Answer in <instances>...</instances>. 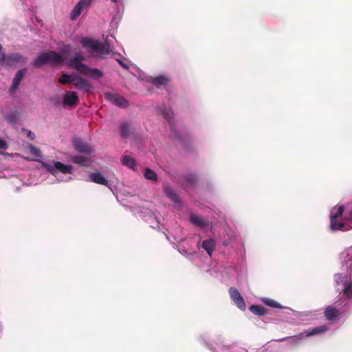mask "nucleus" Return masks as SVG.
Returning a JSON list of instances; mask_svg holds the SVG:
<instances>
[{"label": "nucleus", "instance_id": "11", "mask_svg": "<svg viewBox=\"0 0 352 352\" xmlns=\"http://www.w3.org/2000/svg\"><path fill=\"white\" fill-rule=\"evenodd\" d=\"M78 97L75 91H67L63 96V104L66 107H74L77 104Z\"/></svg>", "mask_w": 352, "mask_h": 352}, {"label": "nucleus", "instance_id": "30", "mask_svg": "<svg viewBox=\"0 0 352 352\" xmlns=\"http://www.w3.org/2000/svg\"><path fill=\"white\" fill-rule=\"evenodd\" d=\"M30 151L32 155L36 157H41V151L39 148L34 146L33 145L30 146Z\"/></svg>", "mask_w": 352, "mask_h": 352}, {"label": "nucleus", "instance_id": "19", "mask_svg": "<svg viewBox=\"0 0 352 352\" xmlns=\"http://www.w3.org/2000/svg\"><path fill=\"white\" fill-rule=\"evenodd\" d=\"M168 81V79L164 76H158L151 79V82L157 88H160L161 86L166 85Z\"/></svg>", "mask_w": 352, "mask_h": 352}, {"label": "nucleus", "instance_id": "29", "mask_svg": "<svg viewBox=\"0 0 352 352\" xmlns=\"http://www.w3.org/2000/svg\"><path fill=\"white\" fill-rule=\"evenodd\" d=\"M343 294L348 298H352V282L345 283Z\"/></svg>", "mask_w": 352, "mask_h": 352}, {"label": "nucleus", "instance_id": "37", "mask_svg": "<svg viewBox=\"0 0 352 352\" xmlns=\"http://www.w3.org/2000/svg\"><path fill=\"white\" fill-rule=\"evenodd\" d=\"M112 2H116L117 0H111Z\"/></svg>", "mask_w": 352, "mask_h": 352}, {"label": "nucleus", "instance_id": "14", "mask_svg": "<svg viewBox=\"0 0 352 352\" xmlns=\"http://www.w3.org/2000/svg\"><path fill=\"white\" fill-rule=\"evenodd\" d=\"M25 72L26 68H23L16 73L12 80V83L10 89L11 92H14L18 89L21 80L23 79L25 75Z\"/></svg>", "mask_w": 352, "mask_h": 352}, {"label": "nucleus", "instance_id": "13", "mask_svg": "<svg viewBox=\"0 0 352 352\" xmlns=\"http://www.w3.org/2000/svg\"><path fill=\"white\" fill-rule=\"evenodd\" d=\"M47 63L53 66L62 65L64 63L63 58L58 53L54 51H49L46 52Z\"/></svg>", "mask_w": 352, "mask_h": 352}, {"label": "nucleus", "instance_id": "22", "mask_svg": "<svg viewBox=\"0 0 352 352\" xmlns=\"http://www.w3.org/2000/svg\"><path fill=\"white\" fill-rule=\"evenodd\" d=\"M252 313L257 316H263L266 314V309L260 305H252L250 307Z\"/></svg>", "mask_w": 352, "mask_h": 352}, {"label": "nucleus", "instance_id": "5", "mask_svg": "<svg viewBox=\"0 0 352 352\" xmlns=\"http://www.w3.org/2000/svg\"><path fill=\"white\" fill-rule=\"evenodd\" d=\"M104 96L106 99L118 107L125 108L129 106L128 100L119 94L107 92Z\"/></svg>", "mask_w": 352, "mask_h": 352}, {"label": "nucleus", "instance_id": "1", "mask_svg": "<svg viewBox=\"0 0 352 352\" xmlns=\"http://www.w3.org/2000/svg\"><path fill=\"white\" fill-rule=\"evenodd\" d=\"M85 57L80 53H76L73 58L67 63L69 67H74L79 73L90 77L94 80H98L103 77V72L98 69L91 68L81 62Z\"/></svg>", "mask_w": 352, "mask_h": 352}, {"label": "nucleus", "instance_id": "2", "mask_svg": "<svg viewBox=\"0 0 352 352\" xmlns=\"http://www.w3.org/2000/svg\"><path fill=\"white\" fill-rule=\"evenodd\" d=\"M82 46L92 53H96L97 55L104 58L110 53V46L108 43H103L98 40H94L89 38H82L80 40Z\"/></svg>", "mask_w": 352, "mask_h": 352}, {"label": "nucleus", "instance_id": "17", "mask_svg": "<svg viewBox=\"0 0 352 352\" xmlns=\"http://www.w3.org/2000/svg\"><path fill=\"white\" fill-rule=\"evenodd\" d=\"M215 245V241L213 239H209L203 241L202 248L206 251L209 256H211L214 249Z\"/></svg>", "mask_w": 352, "mask_h": 352}, {"label": "nucleus", "instance_id": "3", "mask_svg": "<svg viewBox=\"0 0 352 352\" xmlns=\"http://www.w3.org/2000/svg\"><path fill=\"white\" fill-rule=\"evenodd\" d=\"M344 212V206H339L334 207L330 214V227L332 230H342L344 228V224L342 222L338 223L337 219L342 216Z\"/></svg>", "mask_w": 352, "mask_h": 352}, {"label": "nucleus", "instance_id": "35", "mask_svg": "<svg viewBox=\"0 0 352 352\" xmlns=\"http://www.w3.org/2000/svg\"><path fill=\"white\" fill-rule=\"evenodd\" d=\"M117 61L118 62L120 65L122 67H123L124 69H129V66L127 65V64L124 63L122 60H121L120 59H118Z\"/></svg>", "mask_w": 352, "mask_h": 352}, {"label": "nucleus", "instance_id": "26", "mask_svg": "<svg viewBox=\"0 0 352 352\" xmlns=\"http://www.w3.org/2000/svg\"><path fill=\"white\" fill-rule=\"evenodd\" d=\"M72 161L75 164L86 166L89 162V158L81 155H76L72 157Z\"/></svg>", "mask_w": 352, "mask_h": 352}, {"label": "nucleus", "instance_id": "21", "mask_svg": "<svg viewBox=\"0 0 352 352\" xmlns=\"http://www.w3.org/2000/svg\"><path fill=\"white\" fill-rule=\"evenodd\" d=\"M76 75L71 76L67 74H63L60 76L58 82L62 85L72 84L74 82Z\"/></svg>", "mask_w": 352, "mask_h": 352}, {"label": "nucleus", "instance_id": "23", "mask_svg": "<svg viewBox=\"0 0 352 352\" xmlns=\"http://www.w3.org/2000/svg\"><path fill=\"white\" fill-rule=\"evenodd\" d=\"M164 192L166 195L169 197L173 202L177 203L179 202V197L175 192L171 189L170 188L166 187L164 188Z\"/></svg>", "mask_w": 352, "mask_h": 352}, {"label": "nucleus", "instance_id": "4", "mask_svg": "<svg viewBox=\"0 0 352 352\" xmlns=\"http://www.w3.org/2000/svg\"><path fill=\"white\" fill-rule=\"evenodd\" d=\"M44 167L48 172L54 175H55L57 172L64 174H71L72 172V166L65 165L60 162H55L54 164H45Z\"/></svg>", "mask_w": 352, "mask_h": 352}, {"label": "nucleus", "instance_id": "34", "mask_svg": "<svg viewBox=\"0 0 352 352\" xmlns=\"http://www.w3.org/2000/svg\"><path fill=\"white\" fill-rule=\"evenodd\" d=\"M8 147L6 142L3 140L0 139V148L1 149H6Z\"/></svg>", "mask_w": 352, "mask_h": 352}, {"label": "nucleus", "instance_id": "8", "mask_svg": "<svg viewBox=\"0 0 352 352\" xmlns=\"http://www.w3.org/2000/svg\"><path fill=\"white\" fill-rule=\"evenodd\" d=\"M73 145L75 150L79 153L91 154L94 152V148L80 138H75L73 141Z\"/></svg>", "mask_w": 352, "mask_h": 352}, {"label": "nucleus", "instance_id": "31", "mask_svg": "<svg viewBox=\"0 0 352 352\" xmlns=\"http://www.w3.org/2000/svg\"><path fill=\"white\" fill-rule=\"evenodd\" d=\"M209 221L199 217V228L207 229L209 227Z\"/></svg>", "mask_w": 352, "mask_h": 352}, {"label": "nucleus", "instance_id": "32", "mask_svg": "<svg viewBox=\"0 0 352 352\" xmlns=\"http://www.w3.org/2000/svg\"><path fill=\"white\" fill-rule=\"evenodd\" d=\"M190 220L193 224L198 226V215L197 214H192L190 216Z\"/></svg>", "mask_w": 352, "mask_h": 352}, {"label": "nucleus", "instance_id": "16", "mask_svg": "<svg viewBox=\"0 0 352 352\" xmlns=\"http://www.w3.org/2000/svg\"><path fill=\"white\" fill-rule=\"evenodd\" d=\"M91 180L98 184L104 185V186H108L109 182L108 180L104 177V175L98 172H94L90 175Z\"/></svg>", "mask_w": 352, "mask_h": 352}, {"label": "nucleus", "instance_id": "15", "mask_svg": "<svg viewBox=\"0 0 352 352\" xmlns=\"http://www.w3.org/2000/svg\"><path fill=\"white\" fill-rule=\"evenodd\" d=\"M73 84L75 88L80 90L89 91L91 88V85L88 80L77 75Z\"/></svg>", "mask_w": 352, "mask_h": 352}, {"label": "nucleus", "instance_id": "12", "mask_svg": "<svg viewBox=\"0 0 352 352\" xmlns=\"http://www.w3.org/2000/svg\"><path fill=\"white\" fill-rule=\"evenodd\" d=\"M327 330H328V327L327 325H321V326L317 327L316 328H314L310 331L300 333L298 336H296V338L298 340H301L305 337H309V336H315V335H318V334L324 333Z\"/></svg>", "mask_w": 352, "mask_h": 352}, {"label": "nucleus", "instance_id": "33", "mask_svg": "<svg viewBox=\"0 0 352 352\" xmlns=\"http://www.w3.org/2000/svg\"><path fill=\"white\" fill-rule=\"evenodd\" d=\"M26 131H27L28 138H29V139L31 140H34L35 134L34 133H32V131H28V130H26Z\"/></svg>", "mask_w": 352, "mask_h": 352}, {"label": "nucleus", "instance_id": "10", "mask_svg": "<svg viewBox=\"0 0 352 352\" xmlns=\"http://www.w3.org/2000/svg\"><path fill=\"white\" fill-rule=\"evenodd\" d=\"M340 312L336 307L329 305L326 307L324 311V316L328 321H335L341 316Z\"/></svg>", "mask_w": 352, "mask_h": 352}, {"label": "nucleus", "instance_id": "20", "mask_svg": "<svg viewBox=\"0 0 352 352\" xmlns=\"http://www.w3.org/2000/svg\"><path fill=\"white\" fill-rule=\"evenodd\" d=\"M144 176L146 179L152 182H157L158 179L157 173L150 168H144Z\"/></svg>", "mask_w": 352, "mask_h": 352}, {"label": "nucleus", "instance_id": "6", "mask_svg": "<svg viewBox=\"0 0 352 352\" xmlns=\"http://www.w3.org/2000/svg\"><path fill=\"white\" fill-rule=\"evenodd\" d=\"M229 294L231 299L234 301L236 306L241 310H245L246 304L243 298L240 294L239 292L235 287H230L229 289Z\"/></svg>", "mask_w": 352, "mask_h": 352}, {"label": "nucleus", "instance_id": "28", "mask_svg": "<svg viewBox=\"0 0 352 352\" xmlns=\"http://www.w3.org/2000/svg\"><path fill=\"white\" fill-rule=\"evenodd\" d=\"M164 117L168 120L169 125H170V129L172 131L175 130L173 124L171 123L173 113L170 110H165L163 111Z\"/></svg>", "mask_w": 352, "mask_h": 352}, {"label": "nucleus", "instance_id": "25", "mask_svg": "<svg viewBox=\"0 0 352 352\" xmlns=\"http://www.w3.org/2000/svg\"><path fill=\"white\" fill-rule=\"evenodd\" d=\"M262 301L265 305H266L269 307H274V308H279V309L283 308V306L280 303H278V302H276V300H274L272 298H264L262 299Z\"/></svg>", "mask_w": 352, "mask_h": 352}, {"label": "nucleus", "instance_id": "18", "mask_svg": "<svg viewBox=\"0 0 352 352\" xmlns=\"http://www.w3.org/2000/svg\"><path fill=\"white\" fill-rule=\"evenodd\" d=\"M47 63V54L45 53L40 54L32 62V65L35 67H40Z\"/></svg>", "mask_w": 352, "mask_h": 352}, {"label": "nucleus", "instance_id": "36", "mask_svg": "<svg viewBox=\"0 0 352 352\" xmlns=\"http://www.w3.org/2000/svg\"><path fill=\"white\" fill-rule=\"evenodd\" d=\"M287 338H281V339H278L277 340L278 342H283V341H285Z\"/></svg>", "mask_w": 352, "mask_h": 352}, {"label": "nucleus", "instance_id": "7", "mask_svg": "<svg viewBox=\"0 0 352 352\" xmlns=\"http://www.w3.org/2000/svg\"><path fill=\"white\" fill-rule=\"evenodd\" d=\"M91 1L92 0H80L74 6L70 14L71 19H76L80 15L82 10L89 6Z\"/></svg>", "mask_w": 352, "mask_h": 352}, {"label": "nucleus", "instance_id": "27", "mask_svg": "<svg viewBox=\"0 0 352 352\" xmlns=\"http://www.w3.org/2000/svg\"><path fill=\"white\" fill-rule=\"evenodd\" d=\"M120 129L122 138L126 139L129 137V129L127 123H122L120 126Z\"/></svg>", "mask_w": 352, "mask_h": 352}, {"label": "nucleus", "instance_id": "9", "mask_svg": "<svg viewBox=\"0 0 352 352\" xmlns=\"http://www.w3.org/2000/svg\"><path fill=\"white\" fill-rule=\"evenodd\" d=\"M26 61V57L19 53H12L7 55L6 66L11 67L16 64H23Z\"/></svg>", "mask_w": 352, "mask_h": 352}, {"label": "nucleus", "instance_id": "24", "mask_svg": "<svg viewBox=\"0 0 352 352\" xmlns=\"http://www.w3.org/2000/svg\"><path fill=\"white\" fill-rule=\"evenodd\" d=\"M122 163L123 165L126 166L131 168H133L136 164L135 160L129 155H124L122 158Z\"/></svg>", "mask_w": 352, "mask_h": 352}]
</instances>
